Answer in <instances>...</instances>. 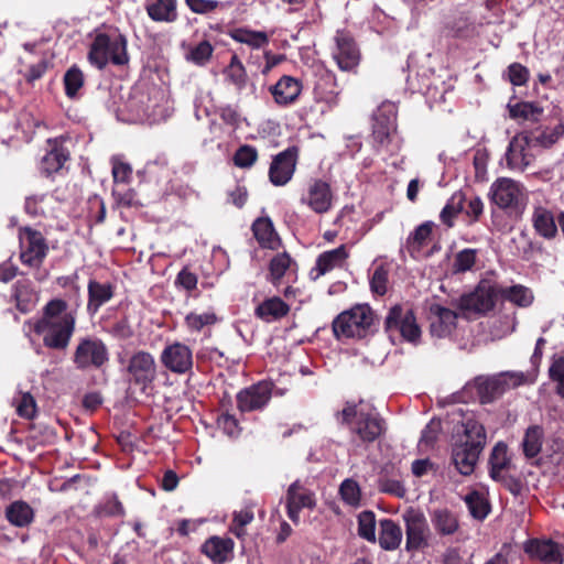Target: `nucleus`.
Returning a JSON list of instances; mask_svg holds the SVG:
<instances>
[{"instance_id": "f257e3e1", "label": "nucleus", "mask_w": 564, "mask_h": 564, "mask_svg": "<svg viewBox=\"0 0 564 564\" xmlns=\"http://www.w3.org/2000/svg\"><path fill=\"white\" fill-rule=\"evenodd\" d=\"M76 314L68 311L64 300L54 299L45 304L42 316L33 324V330L43 339L45 347L64 350L75 332Z\"/></svg>"}, {"instance_id": "f03ea898", "label": "nucleus", "mask_w": 564, "mask_h": 564, "mask_svg": "<svg viewBox=\"0 0 564 564\" xmlns=\"http://www.w3.org/2000/svg\"><path fill=\"white\" fill-rule=\"evenodd\" d=\"M88 61L98 69H104L109 63L128 64L126 36L117 29L97 31L89 46Z\"/></svg>"}, {"instance_id": "7ed1b4c3", "label": "nucleus", "mask_w": 564, "mask_h": 564, "mask_svg": "<svg viewBox=\"0 0 564 564\" xmlns=\"http://www.w3.org/2000/svg\"><path fill=\"white\" fill-rule=\"evenodd\" d=\"M464 434L465 441L453 446L452 460L459 474L468 476L475 470L487 435L484 425L474 419H467L464 423Z\"/></svg>"}, {"instance_id": "20e7f679", "label": "nucleus", "mask_w": 564, "mask_h": 564, "mask_svg": "<svg viewBox=\"0 0 564 564\" xmlns=\"http://www.w3.org/2000/svg\"><path fill=\"white\" fill-rule=\"evenodd\" d=\"M341 416L343 421L349 425L350 431L362 442H373L384 431L383 420L367 403H347L341 411Z\"/></svg>"}, {"instance_id": "39448f33", "label": "nucleus", "mask_w": 564, "mask_h": 564, "mask_svg": "<svg viewBox=\"0 0 564 564\" xmlns=\"http://www.w3.org/2000/svg\"><path fill=\"white\" fill-rule=\"evenodd\" d=\"M372 139L378 152L395 154L401 150L402 140L397 132V107L383 102L373 115Z\"/></svg>"}, {"instance_id": "423d86ee", "label": "nucleus", "mask_w": 564, "mask_h": 564, "mask_svg": "<svg viewBox=\"0 0 564 564\" xmlns=\"http://www.w3.org/2000/svg\"><path fill=\"white\" fill-rule=\"evenodd\" d=\"M373 322L371 308L359 304L340 313L333 322L335 336L340 338H362Z\"/></svg>"}, {"instance_id": "0eeeda50", "label": "nucleus", "mask_w": 564, "mask_h": 564, "mask_svg": "<svg viewBox=\"0 0 564 564\" xmlns=\"http://www.w3.org/2000/svg\"><path fill=\"white\" fill-rule=\"evenodd\" d=\"M500 300V284L491 279H482L476 289L460 297V307L468 312L485 314Z\"/></svg>"}, {"instance_id": "6e6552de", "label": "nucleus", "mask_w": 564, "mask_h": 564, "mask_svg": "<svg viewBox=\"0 0 564 564\" xmlns=\"http://www.w3.org/2000/svg\"><path fill=\"white\" fill-rule=\"evenodd\" d=\"M528 382L521 371H506L489 378H478V391L482 403H489L510 389Z\"/></svg>"}, {"instance_id": "1a4fd4ad", "label": "nucleus", "mask_w": 564, "mask_h": 564, "mask_svg": "<svg viewBox=\"0 0 564 564\" xmlns=\"http://www.w3.org/2000/svg\"><path fill=\"white\" fill-rule=\"evenodd\" d=\"M108 360V348L101 339L89 336L79 339L73 357V362L77 369H98Z\"/></svg>"}, {"instance_id": "9d476101", "label": "nucleus", "mask_w": 564, "mask_h": 564, "mask_svg": "<svg viewBox=\"0 0 564 564\" xmlns=\"http://www.w3.org/2000/svg\"><path fill=\"white\" fill-rule=\"evenodd\" d=\"M384 324L389 333H400L404 340L412 344L420 341L421 329L412 310L401 305H394L390 308Z\"/></svg>"}, {"instance_id": "9b49d317", "label": "nucleus", "mask_w": 564, "mask_h": 564, "mask_svg": "<svg viewBox=\"0 0 564 564\" xmlns=\"http://www.w3.org/2000/svg\"><path fill=\"white\" fill-rule=\"evenodd\" d=\"M536 145L531 134L519 133L514 135L506 153L508 167L512 171L523 172L533 162Z\"/></svg>"}, {"instance_id": "f8f14e48", "label": "nucleus", "mask_w": 564, "mask_h": 564, "mask_svg": "<svg viewBox=\"0 0 564 564\" xmlns=\"http://www.w3.org/2000/svg\"><path fill=\"white\" fill-rule=\"evenodd\" d=\"M143 104V100L140 101ZM173 106L167 95L159 89H154L149 95L147 104L137 109V120L142 123L155 124L165 121L171 117Z\"/></svg>"}, {"instance_id": "ddd939ff", "label": "nucleus", "mask_w": 564, "mask_h": 564, "mask_svg": "<svg viewBox=\"0 0 564 564\" xmlns=\"http://www.w3.org/2000/svg\"><path fill=\"white\" fill-rule=\"evenodd\" d=\"M21 245V261L24 264L36 267L46 256L47 246L39 231L24 228L19 234Z\"/></svg>"}, {"instance_id": "4468645a", "label": "nucleus", "mask_w": 564, "mask_h": 564, "mask_svg": "<svg viewBox=\"0 0 564 564\" xmlns=\"http://www.w3.org/2000/svg\"><path fill=\"white\" fill-rule=\"evenodd\" d=\"M489 197L499 208L516 207L523 197V187L511 178L500 177L491 184Z\"/></svg>"}, {"instance_id": "2eb2a0df", "label": "nucleus", "mask_w": 564, "mask_h": 564, "mask_svg": "<svg viewBox=\"0 0 564 564\" xmlns=\"http://www.w3.org/2000/svg\"><path fill=\"white\" fill-rule=\"evenodd\" d=\"M405 523L406 550H419L426 544L429 525L424 514L410 508L402 516Z\"/></svg>"}, {"instance_id": "dca6fc26", "label": "nucleus", "mask_w": 564, "mask_h": 564, "mask_svg": "<svg viewBox=\"0 0 564 564\" xmlns=\"http://www.w3.org/2000/svg\"><path fill=\"white\" fill-rule=\"evenodd\" d=\"M161 362L171 372L184 375L193 367L192 349L178 341L167 345L162 350Z\"/></svg>"}, {"instance_id": "f3484780", "label": "nucleus", "mask_w": 564, "mask_h": 564, "mask_svg": "<svg viewBox=\"0 0 564 564\" xmlns=\"http://www.w3.org/2000/svg\"><path fill=\"white\" fill-rule=\"evenodd\" d=\"M333 193L327 182L314 180L301 197V203L317 214L327 213L333 205Z\"/></svg>"}, {"instance_id": "a211bd4d", "label": "nucleus", "mask_w": 564, "mask_h": 564, "mask_svg": "<svg viewBox=\"0 0 564 564\" xmlns=\"http://www.w3.org/2000/svg\"><path fill=\"white\" fill-rule=\"evenodd\" d=\"M524 552L543 564H563L564 554L560 544L552 540L531 539L523 544Z\"/></svg>"}, {"instance_id": "6ab92c4d", "label": "nucleus", "mask_w": 564, "mask_h": 564, "mask_svg": "<svg viewBox=\"0 0 564 564\" xmlns=\"http://www.w3.org/2000/svg\"><path fill=\"white\" fill-rule=\"evenodd\" d=\"M272 394V384L260 381L237 394V405L241 412L260 410L267 405Z\"/></svg>"}, {"instance_id": "aec40b11", "label": "nucleus", "mask_w": 564, "mask_h": 564, "mask_svg": "<svg viewBox=\"0 0 564 564\" xmlns=\"http://www.w3.org/2000/svg\"><path fill=\"white\" fill-rule=\"evenodd\" d=\"M128 372L134 383L147 388L156 376V365L154 357L147 351L135 352L129 361Z\"/></svg>"}, {"instance_id": "412c9836", "label": "nucleus", "mask_w": 564, "mask_h": 564, "mask_svg": "<svg viewBox=\"0 0 564 564\" xmlns=\"http://www.w3.org/2000/svg\"><path fill=\"white\" fill-rule=\"evenodd\" d=\"M316 505L315 494L304 487L300 481H294L288 489L286 511L288 517L294 522H300V511L303 508L313 509Z\"/></svg>"}, {"instance_id": "4be33fe9", "label": "nucleus", "mask_w": 564, "mask_h": 564, "mask_svg": "<svg viewBox=\"0 0 564 564\" xmlns=\"http://www.w3.org/2000/svg\"><path fill=\"white\" fill-rule=\"evenodd\" d=\"M336 46L333 51V57L341 70L354 69L360 58L359 50L354 40L346 32L338 31L335 36Z\"/></svg>"}, {"instance_id": "5701e85b", "label": "nucleus", "mask_w": 564, "mask_h": 564, "mask_svg": "<svg viewBox=\"0 0 564 564\" xmlns=\"http://www.w3.org/2000/svg\"><path fill=\"white\" fill-rule=\"evenodd\" d=\"M296 165V151L286 149L274 156L270 169L269 178L275 186H283L289 183L294 174Z\"/></svg>"}, {"instance_id": "b1692460", "label": "nucleus", "mask_w": 564, "mask_h": 564, "mask_svg": "<svg viewBox=\"0 0 564 564\" xmlns=\"http://www.w3.org/2000/svg\"><path fill=\"white\" fill-rule=\"evenodd\" d=\"M303 89L302 82L293 76L283 75L274 85L270 86L273 100L279 106L293 105L300 97Z\"/></svg>"}, {"instance_id": "393cba45", "label": "nucleus", "mask_w": 564, "mask_h": 564, "mask_svg": "<svg viewBox=\"0 0 564 564\" xmlns=\"http://www.w3.org/2000/svg\"><path fill=\"white\" fill-rule=\"evenodd\" d=\"M431 332L436 337H445L455 327L457 315L454 311L441 305L431 307Z\"/></svg>"}, {"instance_id": "a878e982", "label": "nucleus", "mask_w": 564, "mask_h": 564, "mask_svg": "<svg viewBox=\"0 0 564 564\" xmlns=\"http://www.w3.org/2000/svg\"><path fill=\"white\" fill-rule=\"evenodd\" d=\"M234 550V541L229 538L212 536L202 545V552L214 563L227 562Z\"/></svg>"}, {"instance_id": "bb28decb", "label": "nucleus", "mask_w": 564, "mask_h": 564, "mask_svg": "<svg viewBox=\"0 0 564 564\" xmlns=\"http://www.w3.org/2000/svg\"><path fill=\"white\" fill-rule=\"evenodd\" d=\"M348 258L347 249L344 245L321 253L318 258L316 259V265L311 271V274L313 275L316 271V274L314 275V279L319 278L321 275H324L325 273L336 269L340 268L346 259Z\"/></svg>"}, {"instance_id": "cd10ccee", "label": "nucleus", "mask_w": 564, "mask_h": 564, "mask_svg": "<svg viewBox=\"0 0 564 564\" xmlns=\"http://www.w3.org/2000/svg\"><path fill=\"white\" fill-rule=\"evenodd\" d=\"M490 477L496 481L505 479L506 471L511 467V456L508 453V446L503 442H498L489 457Z\"/></svg>"}, {"instance_id": "c85d7f7f", "label": "nucleus", "mask_w": 564, "mask_h": 564, "mask_svg": "<svg viewBox=\"0 0 564 564\" xmlns=\"http://www.w3.org/2000/svg\"><path fill=\"white\" fill-rule=\"evenodd\" d=\"M4 516L11 525L25 528L33 522L34 510L26 501L15 500L7 506Z\"/></svg>"}, {"instance_id": "c756f323", "label": "nucleus", "mask_w": 564, "mask_h": 564, "mask_svg": "<svg viewBox=\"0 0 564 564\" xmlns=\"http://www.w3.org/2000/svg\"><path fill=\"white\" fill-rule=\"evenodd\" d=\"M51 149L42 158L40 169L46 175L58 172L69 159V152L56 141H50Z\"/></svg>"}, {"instance_id": "7c9ffc66", "label": "nucleus", "mask_w": 564, "mask_h": 564, "mask_svg": "<svg viewBox=\"0 0 564 564\" xmlns=\"http://www.w3.org/2000/svg\"><path fill=\"white\" fill-rule=\"evenodd\" d=\"M13 297L17 302V307L22 313L32 311L37 301L39 294L33 289L31 281L21 279L14 284Z\"/></svg>"}, {"instance_id": "2f4dec72", "label": "nucleus", "mask_w": 564, "mask_h": 564, "mask_svg": "<svg viewBox=\"0 0 564 564\" xmlns=\"http://www.w3.org/2000/svg\"><path fill=\"white\" fill-rule=\"evenodd\" d=\"M402 530L391 519H382L379 522V544L383 550L392 551L400 546L402 541Z\"/></svg>"}, {"instance_id": "473e14b6", "label": "nucleus", "mask_w": 564, "mask_h": 564, "mask_svg": "<svg viewBox=\"0 0 564 564\" xmlns=\"http://www.w3.org/2000/svg\"><path fill=\"white\" fill-rule=\"evenodd\" d=\"M113 296V289L109 283H100L97 281H89L88 283V304L87 310L90 314L98 312L100 306L111 300Z\"/></svg>"}, {"instance_id": "72a5a7b5", "label": "nucleus", "mask_w": 564, "mask_h": 564, "mask_svg": "<svg viewBox=\"0 0 564 564\" xmlns=\"http://www.w3.org/2000/svg\"><path fill=\"white\" fill-rule=\"evenodd\" d=\"M500 300L508 301L519 307H529L534 301L533 291L522 284L500 285Z\"/></svg>"}, {"instance_id": "f704fd0d", "label": "nucleus", "mask_w": 564, "mask_h": 564, "mask_svg": "<svg viewBox=\"0 0 564 564\" xmlns=\"http://www.w3.org/2000/svg\"><path fill=\"white\" fill-rule=\"evenodd\" d=\"M289 311V305L280 297L274 296L258 305L256 308V315L269 323L285 316Z\"/></svg>"}, {"instance_id": "c9c22d12", "label": "nucleus", "mask_w": 564, "mask_h": 564, "mask_svg": "<svg viewBox=\"0 0 564 564\" xmlns=\"http://www.w3.org/2000/svg\"><path fill=\"white\" fill-rule=\"evenodd\" d=\"M252 230L256 239L263 248L276 249L280 246V239L269 218L257 219L252 225Z\"/></svg>"}, {"instance_id": "e433bc0d", "label": "nucleus", "mask_w": 564, "mask_h": 564, "mask_svg": "<svg viewBox=\"0 0 564 564\" xmlns=\"http://www.w3.org/2000/svg\"><path fill=\"white\" fill-rule=\"evenodd\" d=\"M532 223L534 229L540 236L546 239L555 237L557 232V226L555 224L553 214L549 209L542 206L535 207L532 215Z\"/></svg>"}, {"instance_id": "4c0bfd02", "label": "nucleus", "mask_w": 564, "mask_h": 564, "mask_svg": "<svg viewBox=\"0 0 564 564\" xmlns=\"http://www.w3.org/2000/svg\"><path fill=\"white\" fill-rule=\"evenodd\" d=\"M225 82L241 93L248 84L247 70L237 55H232L230 63L223 72Z\"/></svg>"}, {"instance_id": "58836bf2", "label": "nucleus", "mask_w": 564, "mask_h": 564, "mask_svg": "<svg viewBox=\"0 0 564 564\" xmlns=\"http://www.w3.org/2000/svg\"><path fill=\"white\" fill-rule=\"evenodd\" d=\"M544 440L543 429L539 425H531L525 430L522 440V451L527 458H533L538 456L542 449Z\"/></svg>"}, {"instance_id": "ea45409f", "label": "nucleus", "mask_w": 564, "mask_h": 564, "mask_svg": "<svg viewBox=\"0 0 564 564\" xmlns=\"http://www.w3.org/2000/svg\"><path fill=\"white\" fill-rule=\"evenodd\" d=\"M149 17L158 22H173L177 18L176 0H155L147 8Z\"/></svg>"}, {"instance_id": "a19ab883", "label": "nucleus", "mask_w": 564, "mask_h": 564, "mask_svg": "<svg viewBox=\"0 0 564 564\" xmlns=\"http://www.w3.org/2000/svg\"><path fill=\"white\" fill-rule=\"evenodd\" d=\"M230 36L234 41L247 44L252 48H261L269 43V36L265 32L253 31L245 28L235 29L231 31Z\"/></svg>"}, {"instance_id": "79ce46f5", "label": "nucleus", "mask_w": 564, "mask_h": 564, "mask_svg": "<svg viewBox=\"0 0 564 564\" xmlns=\"http://www.w3.org/2000/svg\"><path fill=\"white\" fill-rule=\"evenodd\" d=\"M431 519L435 530L443 535L453 534L458 529L456 516L447 509L434 510Z\"/></svg>"}, {"instance_id": "37998d69", "label": "nucleus", "mask_w": 564, "mask_h": 564, "mask_svg": "<svg viewBox=\"0 0 564 564\" xmlns=\"http://www.w3.org/2000/svg\"><path fill=\"white\" fill-rule=\"evenodd\" d=\"M466 202V197L462 192H455L447 200L446 205L443 207L440 218L444 225L447 227L454 226V219L460 214L464 209V204Z\"/></svg>"}, {"instance_id": "c03bdc74", "label": "nucleus", "mask_w": 564, "mask_h": 564, "mask_svg": "<svg viewBox=\"0 0 564 564\" xmlns=\"http://www.w3.org/2000/svg\"><path fill=\"white\" fill-rule=\"evenodd\" d=\"M509 113L513 119L538 121L543 113V108L535 102L522 101L514 105L509 104Z\"/></svg>"}, {"instance_id": "a18cd8bd", "label": "nucleus", "mask_w": 564, "mask_h": 564, "mask_svg": "<svg viewBox=\"0 0 564 564\" xmlns=\"http://www.w3.org/2000/svg\"><path fill=\"white\" fill-rule=\"evenodd\" d=\"M218 321L213 311L193 312L186 315L185 324L192 332H200L203 328L216 324Z\"/></svg>"}, {"instance_id": "49530a36", "label": "nucleus", "mask_w": 564, "mask_h": 564, "mask_svg": "<svg viewBox=\"0 0 564 564\" xmlns=\"http://www.w3.org/2000/svg\"><path fill=\"white\" fill-rule=\"evenodd\" d=\"M465 502L470 514L478 520H482L489 512V505L484 496L477 491L470 492L465 497Z\"/></svg>"}, {"instance_id": "de8ad7c7", "label": "nucleus", "mask_w": 564, "mask_h": 564, "mask_svg": "<svg viewBox=\"0 0 564 564\" xmlns=\"http://www.w3.org/2000/svg\"><path fill=\"white\" fill-rule=\"evenodd\" d=\"M292 259L286 252H282L273 257L270 261V280L273 284H278L290 268Z\"/></svg>"}, {"instance_id": "09e8293b", "label": "nucleus", "mask_w": 564, "mask_h": 564, "mask_svg": "<svg viewBox=\"0 0 564 564\" xmlns=\"http://www.w3.org/2000/svg\"><path fill=\"white\" fill-rule=\"evenodd\" d=\"M64 85L67 97H76L84 85L83 72L77 66H72L64 75Z\"/></svg>"}, {"instance_id": "8fccbe9b", "label": "nucleus", "mask_w": 564, "mask_h": 564, "mask_svg": "<svg viewBox=\"0 0 564 564\" xmlns=\"http://www.w3.org/2000/svg\"><path fill=\"white\" fill-rule=\"evenodd\" d=\"M213 52L212 44L208 41H202L189 50L186 58L197 66H204L209 62Z\"/></svg>"}, {"instance_id": "3c124183", "label": "nucleus", "mask_w": 564, "mask_h": 564, "mask_svg": "<svg viewBox=\"0 0 564 564\" xmlns=\"http://www.w3.org/2000/svg\"><path fill=\"white\" fill-rule=\"evenodd\" d=\"M358 534L369 542L376 541V517L372 511H362L358 516Z\"/></svg>"}, {"instance_id": "603ef678", "label": "nucleus", "mask_w": 564, "mask_h": 564, "mask_svg": "<svg viewBox=\"0 0 564 564\" xmlns=\"http://www.w3.org/2000/svg\"><path fill=\"white\" fill-rule=\"evenodd\" d=\"M477 259V250L476 249H463L456 253L454 258L453 269L455 273H464L470 271Z\"/></svg>"}, {"instance_id": "864d4df0", "label": "nucleus", "mask_w": 564, "mask_h": 564, "mask_svg": "<svg viewBox=\"0 0 564 564\" xmlns=\"http://www.w3.org/2000/svg\"><path fill=\"white\" fill-rule=\"evenodd\" d=\"M339 494L345 503L351 507H358L360 505L361 494L357 481L345 479L339 487Z\"/></svg>"}, {"instance_id": "5fc2aeb1", "label": "nucleus", "mask_w": 564, "mask_h": 564, "mask_svg": "<svg viewBox=\"0 0 564 564\" xmlns=\"http://www.w3.org/2000/svg\"><path fill=\"white\" fill-rule=\"evenodd\" d=\"M230 531L237 536L242 538L246 534L245 527L252 522L254 514L250 508H243L234 512Z\"/></svg>"}, {"instance_id": "6e6d98bb", "label": "nucleus", "mask_w": 564, "mask_h": 564, "mask_svg": "<svg viewBox=\"0 0 564 564\" xmlns=\"http://www.w3.org/2000/svg\"><path fill=\"white\" fill-rule=\"evenodd\" d=\"M564 134V123L558 122L552 129H545L540 133H531L534 142L541 147H550Z\"/></svg>"}, {"instance_id": "4d7b16f0", "label": "nucleus", "mask_w": 564, "mask_h": 564, "mask_svg": "<svg viewBox=\"0 0 564 564\" xmlns=\"http://www.w3.org/2000/svg\"><path fill=\"white\" fill-rule=\"evenodd\" d=\"M389 269L384 264L378 265L370 278V289L378 295H383L388 290Z\"/></svg>"}, {"instance_id": "13d9d810", "label": "nucleus", "mask_w": 564, "mask_h": 564, "mask_svg": "<svg viewBox=\"0 0 564 564\" xmlns=\"http://www.w3.org/2000/svg\"><path fill=\"white\" fill-rule=\"evenodd\" d=\"M552 381L557 383L556 393L564 399V357H554L549 369Z\"/></svg>"}, {"instance_id": "bf43d9fd", "label": "nucleus", "mask_w": 564, "mask_h": 564, "mask_svg": "<svg viewBox=\"0 0 564 564\" xmlns=\"http://www.w3.org/2000/svg\"><path fill=\"white\" fill-rule=\"evenodd\" d=\"M257 158L258 152L253 147L242 145L236 151L234 155V162L238 167L248 169L254 164Z\"/></svg>"}, {"instance_id": "052dcab7", "label": "nucleus", "mask_w": 564, "mask_h": 564, "mask_svg": "<svg viewBox=\"0 0 564 564\" xmlns=\"http://www.w3.org/2000/svg\"><path fill=\"white\" fill-rule=\"evenodd\" d=\"M440 431L441 422L432 420L422 431V435L419 442L420 447L430 448L437 440Z\"/></svg>"}, {"instance_id": "680f3d73", "label": "nucleus", "mask_w": 564, "mask_h": 564, "mask_svg": "<svg viewBox=\"0 0 564 564\" xmlns=\"http://www.w3.org/2000/svg\"><path fill=\"white\" fill-rule=\"evenodd\" d=\"M112 176L116 183H128L132 169L128 163L120 161L118 158L111 159Z\"/></svg>"}, {"instance_id": "e2e57ef3", "label": "nucleus", "mask_w": 564, "mask_h": 564, "mask_svg": "<svg viewBox=\"0 0 564 564\" xmlns=\"http://www.w3.org/2000/svg\"><path fill=\"white\" fill-rule=\"evenodd\" d=\"M48 196L46 194L32 195L26 197L25 210L32 216H40L45 212V205Z\"/></svg>"}, {"instance_id": "0e129e2a", "label": "nucleus", "mask_w": 564, "mask_h": 564, "mask_svg": "<svg viewBox=\"0 0 564 564\" xmlns=\"http://www.w3.org/2000/svg\"><path fill=\"white\" fill-rule=\"evenodd\" d=\"M433 224L431 221H426L413 231V234L409 238V242L416 246L417 249L422 248L426 245L431 234H432Z\"/></svg>"}, {"instance_id": "69168bd1", "label": "nucleus", "mask_w": 564, "mask_h": 564, "mask_svg": "<svg viewBox=\"0 0 564 564\" xmlns=\"http://www.w3.org/2000/svg\"><path fill=\"white\" fill-rule=\"evenodd\" d=\"M529 69L519 63H513L508 67L509 80L514 86L524 85L529 79Z\"/></svg>"}, {"instance_id": "338daca9", "label": "nucleus", "mask_w": 564, "mask_h": 564, "mask_svg": "<svg viewBox=\"0 0 564 564\" xmlns=\"http://www.w3.org/2000/svg\"><path fill=\"white\" fill-rule=\"evenodd\" d=\"M185 3L194 13L208 14L214 12L220 2L217 0H185Z\"/></svg>"}, {"instance_id": "774afa93", "label": "nucleus", "mask_w": 564, "mask_h": 564, "mask_svg": "<svg viewBox=\"0 0 564 564\" xmlns=\"http://www.w3.org/2000/svg\"><path fill=\"white\" fill-rule=\"evenodd\" d=\"M108 333L117 339H128L133 335V329L127 317H123L108 329Z\"/></svg>"}]
</instances>
